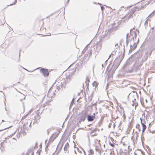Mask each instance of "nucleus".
Segmentation results:
<instances>
[{"mask_svg": "<svg viewBox=\"0 0 155 155\" xmlns=\"http://www.w3.org/2000/svg\"><path fill=\"white\" fill-rule=\"evenodd\" d=\"M89 155L90 154H91V155H93L94 153V152L93 150L92 149H90L89 151Z\"/></svg>", "mask_w": 155, "mask_h": 155, "instance_id": "20", "label": "nucleus"}, {"mask_svg": "<svg viewBox=\"0 0 155 155\" xmlns=\"http://www.w3.org/2000/svg\"><path fill=\"white\" fill-rule=\"evenodd\" d=\"M31 155H34V153L33 152H32Z\"/></svg>", "mask_w": 155, "mask_h": 155, "instance_id": "44", "label": "nucleus"}, {"mask_svg": "<svg viewBox=\"0 0 155 155\" xmlns=\"http://www.w3.org/2000/svg\"><path fill=\"white\" fill-rule=\"evenodd\" d=\"M95 51L98 52L101 49L102 47V43L101 42H98L96 46Z\"/></svg>", "mask_w": 155, "mask_h": 155, "instance_id": "7", "label": "nucleus"}, {"mask_svg": "<svg viewBox=\"0 0 155 155\" xmlns=\"http://www.w3.org/2000/svg\"><path fill=\"white\" fill-rule=\"evenodd\" d=\"M5 109L6 111H7V109H6V104H5Z\"/></svg>", "mask_w": 155, "mask_h": 155, "instance_id": "42", "label": "nucleus"}, {"mask_svg": "<svg viewBox=\"0 0 155 155\" xmlns=\"http://www.w3.org/2000/svg\"><path fill=\"white\" fill-rule=\"evenodd\" d=\"M93 86H94L96 88L97 86V82L96 81H94V83H93Z\"/></svg>", "mask_w": 155, "mask_h": 155, "instance_id": "21", "label": "nucleus"}, {"mask_svg": "<svg viewBox=\"0 0 155 155\" xmlns=\"http://www.w3.org/2000/svg\"><path fill=\"white\" fill-rule=\"evenodd\" d=\"M120 63V62L116 59L114 62L113 64L110 69L111 73L113 74L114 73L115 70L117 68Z\"/></svg>", "mask_w": 155, "mask_h": 155, "instance_id": "3", "label": "nucleus"}, {"mask_svg": "<svg viewBox=\"0 0 155 155\" xmlns=\"http://www.w3.org/2000/svg\"><path fill=\"white\" fill-rule=\"evenodd\" d=\"M140 120H141V125H142V127H144V126L145 127H146V125L144 124L143 122V120H142L141 118H140Z\"/></svg>", "mask_w": 155, "mask_h": 155, "instance_id": "15", "label": "nucleus"}, {"mask_svg": "<svg viewBox=\"0 0 155 155\" xmlns=\"http://www.w3.org/2000/svg\"><path fill=\"white\" fill-rule=\"evenodd\" d=\"M19 57L20 56V52H19Z\"/></svg>", "mask_w": 155, "mask_h": 155, "instance_id": "59", "label": "nucleus"}, {"mask_svg": "<svg viewBox=\"0 0 155 155\" xmlns=\"http://www.w3.org/2000/svg\"><path fill=\"white\" fill-rule=\"evenodd\" d=\"M148 57V53H146L144 55L142 59V61L143 62L145 61L147 59Z\"/></svg>", "mask_w": 155, "mask_h": 155, "instance_id": "13", "label": "nucleus"}, {"mask_svg": "<svg viewBox=\"0 0 155 155\" xmlns=\"http://www.w3.org/2000/svg\"><path fill=\"white\" fill-rule=\"evenodd\" d=\"M25 155H29V154L28 153H27Z\"/></svg>", "mask_w": 155, "mask_h": 155, "instance_id": "47", "label": "nucleus"}, {"mask_svg": "<svg viewBox=\"0 0 155 155\" xmlns=\"http://www.w3.org/2000/svg\"><path fill=\"white\" fill-rule=\"evenodd\" d=\"M101 10L103 11L104 9V7L103 6H102L101 7Z\"/></svg>", "mask_w": 155, "mask_h": 155, "instance_id": "36", "label": "nucleus"}, {"mask_svg": "<svg viewBox=\"0 0 155 155\" xmlns=\"http://www.w3.org/2000/svg\"><path fill=\"white\" fill-rule=\"evenodd\" d=\"M144 137H141V140L142 142V143H143V140H144Z\"/></svg>", "mask_w": 155, "mask_h": 155, "instance_id": "33", "label": "nucleus"}, {"mask_svg": "<svg viewBox=\"0 0 155 155\" xmlns=\"http://www.w3.org/2000/svg\"><path fill=\"white\" fill-rule=\"evenodd\" d=\"M137 46V44L135 42H134L133 45V47L134 48L136 49Z\"/></svg>", "mask_w": 155, "mask_h": 155, "instance_id": "25", "label": "nucleus"}, {"mask_svg": "<svg viewBox=\"0 0 155 155\" xmlns=\"http://www.w3.org/2000/svg\"><path fill=\"white\" fill-rule=\"evenodd\" d=\"M145 101H146V102H147V99H146Z\"/></svg>", "mask_w": 155, "mask_h": 155, "instance_id": "52", "label": "nucleus"}, {"mask_svg": "<svg viewBox=\"0 0 155 155\" xmlns=\"http://www.w3.org/2000/svg\"><path fill=\"white\" fill-rule=\"evenodd\" d=\"M84 84H83V87H84Z\"/></svg>", "mask_w": 155, "mask_h": 155, "instance_id": "48", "label": "nucleus"}, {"mask_svg": "<svg viewBox=\"0 0 155 155\" xmlns=\"http://www.w3.org/2000/svg\"><path fill=\"white\" fill-rule=\"evenodd\" d=\"M87 120L88 121H93L95 118V117L91 115H88L87 116Z\"/></svg>", "mask_w": 155, "mask_h": 155, "instance_id": "9", "label": "nucleus"}, {"mask_svg": "<svg viewBox=\"0 0 155 155\" xmlns=\"http://www.w3.org/2000/svg\"><path fill=\"white\" fill-rule=\"evenodd\" d=\"M66 82V80L64 78L59 81L58 84V85H59L61 87L62 89L64 87V85L65 84Z\"/></svg>", "mask_w": 155, "mask_h": 155, "instance_id": "6", "label": "nucleus"}, {"mask_svg": "<svg viewBox=\"0 0 155 155\" xmlns=\"http://www.w3.org/2000/svg\"><path fill=\"white\" fill-rule=\"evenodd\" d=\"M40 72L45 77H47L49 75L48 71L47 69L41 68L40 70Z\"/></svg>", "mask_w": 155, "mask_h": 155, "instance_id": "4", "label": "nucleus"}, {"mask_svg": "<svg viewBox=\"0 0 155 155\" xmlns=\"http://www.w3.org/2000/svg\"><path fill=\"white\" fill-rule=\"evenodd\" d=\"M69 0H68L67 1V2H69Z\"/></svg>", "mask_w": 155, "mask_h": 155, "instance_id": "58", "label": "nucleus"}, {"mask_svg": "<svg viewBox=\"0 0 155 155\" xmlns=\"http://www.w3.org/2000/svg\"><path fill=\"white\" fill-rule=\"evenodd\" d=\"M46 149H47V148L46 147V148H45V150H46Z\"/></svg>", "mask_w": 155, "mask_h": 155, "instance_id": "60", "label": "nucleus"}, {"mask_svg": "<svg viewBox=\"0 0 155 155\" xmlns=\"http://www.w3.org/2000/svg\"><path fill=\"white\" fill-rule=\"evenodd\" d=\"M135 49V48H134L133 47H132V45H130V48L129 51V53H130L132 51H133Z\"/></svg>", "mask_w": 155, "mask_h": 155, "instance_id": "19", "label": "nucleus"}, {"mask_svg": "<svg viewBox=\"0 0 155 155\" xmlns=\"http://www.w3.org/2000/svg\"><path fill=\"white\" fill-rule=\"evenodd\" d=\"M29 122L30 123V124L29 125V127H31V122Z\"/></svg>", "mask_w": 155, "mask_h": 155, "instance_id": "40", "label": "nucleus"}, {"mask_svg": "<svg viewBox=\"0 0 155 155\" xmlns=\"http://www.w3.org/2000/svg\"><path fill=\"white\" fill-rule=\"evenodd\" d=\"M90 81L89 77L88 76H87L85 82V83L86 86L87 87V89H88V86L89 85V82Z\"/></svg>", "mask_w": 155, "mask_h": 155, "instance_id": "12", "label": "nucleus"}, {"mask_svg": "<svg viewBox=\"0 0 155 155\" xmlns=\"http://www.w3.org/2000/svg\"><path fill=\"white\" fill-rule=\"evenodd\" d=\"M13 139L15 140H16V139L15 138H13Z\"/></svg>", "mask_w": 155, "mask_h": 155, "instance_id": "53", "label": "nucleus"}, {"mask_svg": "<svg viewBox=\"0 0 155 155\" xmlns=\"http://www.w3.org/2000/svg\"><path fill=\"white\" fill-rule=\"evenodd\" d=\"M46 29L45 28H43V29H42L41 28L40 30H41V31L42 30H44H44H45H45H46Z\"/></svg>", "mask_w": 155, "mask_h": 155, "instance_id": "41", "label": "nucleus"}, {"mask_svg": "<svg viewBox=\"0 0 155 155\" xmlns=\"http://www.w3.org/2000/svg\"><path fill=\"white\" fill-rule=\"evenodd\" d=\"M107 60H106V61H105V62H106L107 61Z\"/></svg>", "mask_w": 155, "mask_h": 155, "instance_id": "63", "label": "nucleus"}, {"mask_svg": "<svg viewBox=\"0 0 155 155\" xmlns=\"http://www.w3.org/2000/svg\"><path fill=\"white\" fill-rule=\"evenodd\" d=\"M146 127H145L144 126V127H143V129H142V134L144 132L145 130L146 129Z\"/></svg>", "mask_w": 155, "mask_h": 155, "instance_id": "31", "label": "nucleus"}, {"mask_svg": "<svg viewBox=\"0 0 155 155\" xmlns=\"http://www.w3.org/2000/svg\"><path fill=\"white\" fill-rule=\"evenodd\" d=\"M110 145L113 147H114V143H111V142L109 143Z\"/></svg>", "mask_w": 155, "mask_h": 155, "instance_id": "30", "label": "nucleus"}, {"mask_svg": "<svg viewBox=\"0 0 155 155\" xmlns=\"http://www.w3.org/2000/svg\"><path fill=\"white\" fill-rule=\"evenodd\" d=\"M128 35H129V34H127V35H126V39L127 40H128Z\"/></svg>", "mask_w": 155, "mask_h": 155, "instance_id": "37", "label": "nucleus"}, {"mask_svg": "<svg viewBox=\"0 0 155 155\" xmlns=\"http://www.w3.org/2000/svg\"><path fill=\"white\" fill-rule=\"evenodd\" d=\"M15 1L12 4H10V5H8L7 6V7H8V6H12L13 5H15V4L16 3V2H17V0H15Z\"/></svg>", "mask_w": 155, "mask_h": 155, "instance_id": "27", "label": "nucleus"}, {"mask_svg": "<svg viewBox=\"0 0 155 155\" xmlns=\"http://www.w3.org/2000/svg\"><path fill=\"white\" fill-rule=\"evenodd\" d=\"M57 89L59 91V90L61 89V87L59 85H58V84H57Z\"/></svg>", "mask_w": 155, "mask_h": 155, "instance_id": "29", "label": "nucleus"}, {"mask_svg": "<svg viewBox=\"0 0 155 155\" xmlns=\"http://www.w3.org/2000/svg\"><path fill=\"white\" fill-rule=\"evenodd\" d=\"M100 140H99L98 141V143H99V144L100 145H101V144H100Z\"/></svg>", "mask_w": 155, "mask_h": 155, "instance_id": "46", "label": "nucleus"}, {"mask_svg": "<svg viewBox=\"0 0 155 155\" xmlns=\"http://www.w3.org/2000/svg\"><path fill=\"white\" fill-rule=\"evenodd\" d=\"M22 68H23L25 70H26V71H28V70H27V69H25V68H23V67H22Z\"/></svg>", "mask_w": 155, "mask_h": 155, "instance_id": "43", "label": "nucleus"}, {"mask_svg": "<svg viewBox=\"0 0 155 155\" xmlns=\"http://www.w3.org/2000/svg\"><path fill=\"white\" fill-rule=\"evenodd\" d=\"M135 99H134V100L132 101V102H133V103L132 104V105L133 106H134V105H135V107H136L137 106V105L136 104H137V103L135 101Z\"/></svg>", "mask_w": 155, "mask_h": 155, "instance_id": "17", "label": "nucleus"}, {"mask_svg": "<svg viewBox=\"0 0 155 155\" xmlns=\"http://www.w3.org/2000/svg\"><path fill=\"white\" fill-rule=\"evenodd\" d=\"M137 136H136V138H137V137H138V133H137Z\"/></svg>", "mask_w": 155, "mask_h": 155, "instance_id": "49", "label": "nucleus"}, {"mask_svg": "<svg viewBox=\"0 0 155 155\" xmlns=\"http://www.w3.org/2000/svg\"><path fill=\"white\" fill-rule=\"evenodd\" d=\"M74 99H73L71 102V104L70 105V108L71 107V106H72V105L73 104V103L74 102Z\"/></svg>", "mask_w": 155, "mask_h": 155, "instance_id": "26", "label": "nucleus"}, {"mask_svg": "<svg viewBox=\"0 0 155 155\" xmlns=\"http://www.w3.org/2000/svg\"><path fill=\"white\" fill-rule=\"evenodd\" d=\"M145 22V25H147L148 24V21L147 20Z\"/></svg>", "mask_w": 155, "mask_h": 155, "instance_id": "38", "label": "nucleus"}, {"mask_svg": "<svg viewBox=\"0 0 155 155\" xmlns=\"http://www.w3.org/2000/svg\"><path fill=\"white\" fill-rule=\"evenodd\" d=\"M112 54H110V55L109 56V58H108V59H109L110 57L111 56V55H112Z\"/></svg>", "mask_w": 155, "mask_h": 155, "instance_id": "45", "label": "nucleus"}, {"mask_svg": "<svg viewBox=\"0 0 155 155\" xmlns=\"http://www.w3.org/2000/svg\"><path fill=\"white\" fill-rule=\"evenodd\" d=\"M133 34L134 35V36H133V35L131 36V37H132V38L130 40L131 42L132 41H134V40L136 39V37L137 36V34L135 31H133Z\"/></svg>", "mask_w": 155, "mask_h": 155, "instance_id": "11", "label": "nucleus"}, {"mask_svg": "<svg viewBox=\"0 0 155 155\" xmlns=\"http://www.w3.org/2000/svg\"><path fill=\"white\" fill-rule=\"evenodd\" d=\"M21 134L20 133H18L16 135V137L17 138H19L20 137Z\"/></svg>", "mask_w": 155, "mask_h": 155, "instance_id": "23", "label": "nucleus"}, {"mask_svg": "<svg viewBox=\"0 0 155 155\" xmlns=\"http://www.w3.org/2000/svg\"><path fill=\"white\" fill-rule=\"evenodd\" d=\"M121 155H129V154L128 151L126 150L125 151H122L121 152Z\"/></svg>", "mask_w": 155, "mask_h": 155, "instance_id": "14", "label": "nucleus"}, {"mask_svg": "<svg viewBox=\"0 0 155 155\" xmlns=\"http://www.w3.org/2000/svg\"><path fill=\"white\" fill-rule=\"evenodd\" d=\"M155 14V10H154L152 13H151L148 16V18H151Z\"/></svg>", "mask_w": 155, "mask_h": 155, "instance_id": "18", "label": "nucleus"}, {"mask_svg": "<svg viewBox=\"0 0 155 155\" xmlns=\"http://www.w3.org/2000/svg\"><path fill=\"white\" fill-rule=\"evenodd\" d=\"M12 126H10V127H7V128H5V129H4V130H5V129H8V128H10V127H11ZM4 130V129L1 130H0V131H2V130Z\"/></svg>", "mask_w": 155, "mask_h": 155, "instance_id": "34", "label": "nucleus"}, {"mask_svg": "<svg viewBox=\"0 0 155 155\" xmlns=\"http://www.w3.org/2000/svg\"><path fill=\"white\" fill-rule=\"evenodd\" d=\"M136 128L138 129L139 132H140V131H141V129L140 128V125L139 124H137L136 125Z\"/></svg>", "mask_w": 155, "mask_h": 155, "instance_id": "22", "label": "nucleus"}, {"mask_svg": "<svg viewBox=\"0 0 155 155\" xmlns=\"http://www.w3.org/2000/svg\"><path fill=\"white\" fill-rule=\"evenodd\" d=\"M58 136V134H53L52 135L49 139L50 141H51L52 142Z\"/></svg>", "mask_w": 155, "mask_h": 155, "instance_id": "10", "label": "nucleus"}, {"mask_svg": "<svg viewBox=\"0 0 155 155\" xmlns=\"http://www.w3.org/2000/svg\"><path fill=\"white\" fill-rule=\"evenodd\" d=\"M87 117V114L85 112L83 113L82 112V113L81 114L80 118L81 120L84 121Z\"/></svg>", "mask_w": 155, "mask_h": 155, "instance_id": "8", "label": "nucleus"}, {"mask_svg": "<svg viewBox=\"0 0 155 155\" xmlns=\"http://www.w3.org/2000/svg\"><path fill=\"white\" fill-rule=\"evenodd\" d=\"M93 49H95L94 47H92L91 48H88L87 45L85 47L84 49L82 51V53H85V55L84 57L85 58H87V59H89V58L92 54V51Z\"/></svg>", "mask_w": 155, "mask_h": 155, "instance_id": "1", "label": "nucleus"}, {"mask_svg": "<svg viewBox=\"0 0 155 155\" xmlns=\"http://www.w3.org/2000/svg\"><path fill=\"white\" fill-rule=\"evenodd\" d=\"M59 151H55V152L54 153H53V155H58L59 153Z\"/></svg>", "mask_w": 155, "mask_h": 155, "instance_id": "28", "label": "nucleus"}, {"mask_svg": "<svg viewBox=\"0 0 155 155\" xmlns=\"http://www.w3.org/2000/svg\"><path fill=\"white\" fill-rule=\"evenodd\" d=\"M47 140H45V143H46V142H47Z\"/></svg>", "mask_w": 155, "mask_h": 155, "instance_id": "56", "label": "nucleus"}, {"mask_svg": "<svg viewBox=\"0 0 155 155\" xmlns=\"http://www.w3.org/2000/svg\"><path fill=\"white\" fill-rule=\"evenodd\" d=\"M136 11V8L131 9L128 12L127 14H126L124 17V18L126 20H128L129 19L131 18L133 16V15Z\"/></svg>", "mask_w": 155, "mask_h": 155, "instance_id": "2", "label": "nucleus"}, {"mask_svg": "<svg viewBox=\"0 0 155 155\" xmlns=\"http://www.w3.org/2000/svg\"><path fill=\"white\" fill-rule=\"evenodd\" d=\"M142 56V54L141 51H137L132 56L134 58L137 59L140 58Z\"/></svg>", "mask_w": 155, "mask_h": 155, "instance_id": "5", "label": "nucleus"}, {"mask_svg": "<svg viewBox=\"0 0 155 155\" xmlns=\"http://www.w3.org/2000/svg\"><path fill=\"white\" fill-rule=\"evenodd\" d=\"M92 99L90 97H89L88 98V100L89 102H90L91 101Z\"/></svg>", "mask_w": 155, "mask_h": 155, "instance_id": "32", "label": "nucleus"}, {"mask_svg": "<svg viewBox=\"0 0 155 155\" xmlns=\"http://www.w3.org/2000/svg\"><path fill=\"white\" fill-rule=\"evenodd\" d=\"M118 44H116L115 45V46H117V45Z\"/></svg>", "mask_w": 155, "mask_h": 155, "instance_id": "51", "label": "nucleus"}, {"mask_svg": "<svg viewBox=\"0 0 155 155\" xmlns=\"http://www.w3.org/2000/svg\"><path fill=\"white\" fill-rule=\"evenodd\" d=\"M26 124H24L23 125V127L24 130L26 129Z\"/></svg>", "mask_w": 155, "mask_h": 155, "instance_id": "35", "label": "nucleus"}, {"mask_svg": "<svg viewBox=\"0 0 155 155\" xmlns=\"http://www.w3.org/2000/svg\"><path fill=\"white\" fill-rule=\"evenodd\" d=\"M74 152H75V153L76 154V151L74 150Z\"/></svg>", "mask_w": 155, "mask_h": 155, "instance_id": "57", "label": "nucleus"}, {"mask_svg": "<svg viewBox=\"0 0 155 155\" xmlns=\"http://www.w3.org/2000/svg\"><path fill=\"white\" fill-rule=\"evenodd\" d=\"M50 35H51V34L50 33Z\"/></svg>", "mask_w": 155, "mask_h": 155, "instance_id": "61", "label": "nucleus"}, {"mask_svg": "<svg viewBox=\"0 0 155 155\" xmlns=\"http://www.w3.org/2000/svg\"><path fill=\"white\" fill-rule=\"evenodd\" d=\"M128 43V40H126V46H127Z\"/></svg>", "mask_w": 155, "mask_h": 155, "instance_id": "39", "label": "nucleus"}, {"mask_svg": "<svg viewBox=\"0 0 155 155\" xmlns=\"http://www.w3.org/2000/svg\"><path fill=\"white\" fill-rule=\"evenodd\" d=\"M94 67H93V70H94Z\"/></svg>", "mask_w": 155, "mask_h": 155, "instance_id": "64", "label": "nucleus"}, {"mask_svg": "<svg viewBox=\"0 0 155 155\" xmlns=\"http://www.w3.org/2000/svg\"><path fill=\"white\" fill-rule=\"evenodd\" d=\"M69 144L68 143H67L64 147V150H66L67 148L69 147Z\"/></svg>", "mask_w": 155, "mask_h": 155, "instance_id": "16", "label": "nucleus"}, {"mask_svg": "<svg viewBox=\"0 0 155 155\" xmlns=\"http://www.w3.org/2000/svg\"><path fill=\"white\" fill-rule=\"evenodd\" d=\"M132 29H134V30L135 29V28H133Z\"/></svg>", "mask_w": 155, "mask_h": 155, "instance_id": "55", "label": "nucleus"}, {"mask_svg": "<svg viewBox=\"0 0 155 155\" xmlns=\"http://www.w3.org/2000/svg\"><path fill=\"white\" fill-rule=\"evenodd\" d=\"M4 121H5L4 120H2V122H4Z\"/></svg>", "mask_w": 155, "mask_h": 155, "instance_id": "50", "label": "nucleus"}, {"mask_svg": "<svg viewBox=\"0 0 155 155\" xmlns=\"http://www.w3.org/2000/svg\"><path fill=\"white\" fill-rule=\"evenodd\" d=\"M39 155H40V153H39Z\"/></svg>", "mask_w": 155, "mask_h": 155, "instance_id": "62", "label": "nucleus"}, {"mask_svg": "<svg viewBox=\"0 0 155 155\" xmlns=\"http://www.w3.org/2000/svg\"><path fill=\"white\" fill-rule=\"evenodd\" d=\"M132 30H133V29H131L130 30V35H129L130 38H131L132 35H133V31L132 32Z\"/></svg>", "mask_w": 155, "mask_h": 155, "instance_id": "24", "label": "nucleus"}, {"mask_svg": "<svg viewBox=\"0 0 155 155\" xmlns=\"http://www.w3.org/2000/svg\"><path fill=\"white\" fill-rule=\"evenodd\" d=\"M139 39H138L137 41V42H139Z\"/></svg>", "mask_w": 155, "mask_h": 155, "instance_id": "54", "label": "nucleus"}]
</instances>
